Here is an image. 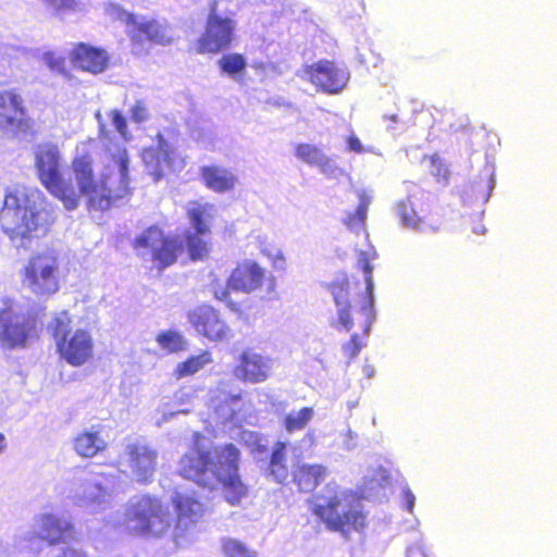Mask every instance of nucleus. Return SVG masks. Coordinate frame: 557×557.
Returning a JSON list of instances; mask_svg holds the SVG:
<instances>
[{"label":"nucleus","mask_w":557,"mask_h":557,"mask_svg":"<svg viewBox=\"0 0 557 557\" xmlns=\"http://www.w3.org/2000/svg\"><path fill=\"white\" fill-rule=\"evenodd\" d=\"M95 119L101 145V178H95L92 160L88 154L74 159L73 172L81 193L88 198L89 207L104 211L129 194V158L117 136L107 128L100 111L95 113Z\"/></svg>","instance_id":"nucleus-1"},{"label":"nucleus","mask_w":557,"mask_h":557,"mask_svg":"<svg viewBox=\"0 0 557 557\" xmlns=\"http://www.w3.org/2000/svg\"><path fill=\"white\" fill-rule=\"evenodd\" d=\"M54 218L44 194L35 188H15L7 193L0 212L1 227L15 248L29 249L44 236Z\"/></svg>","instance_id":"nucleus-2"},{"label":"nucleus","mask_w":557,"mask_h":557,"mask_svg":"<svg viewBox=\"0 0 557 557\" xmlns=\"http://www.w3.org/2000/svg\"><path fill=\"white\" fill-rule=\"evenodd\" d=\"M313 512L327 529L347 536L364 527L366 517L360 497L350 490L327 484L315 497Z\"/></svg>","instance_id":"nucleus-3"},{"label":"nucleus","mask_w":557,"mask_h":557,"mask_svg":"<svg viewBox=\"0 0 557 557\" xmlns=\"http://www.w3.org/2000/svg\"><path fill=\"white\" fill-rule=\"evenodd\" d=\"M119 486V475L94 470L77 472L67 492V498L77 507L89 512L107 509Z\"/></svg>","instance_id":"nucleus-4"},{"label":"nucleus","mask_w":557,"mask_h":557,"mask_svg":"<svg viewBox=\"0 0 557 557\" xmlns=\"http://www.w3.org/2000/svg\"><path fill=\"white\" fill-rule=\"evenodd\" d=\"M60 356L72 366L84 364L91 356L94 342L90 333L83 329L73 331L72 320L66 311L55 314L48 324Z\"/></svg>","instance_id":"nucleus-5"},{"label":"nucleus","mask_w":557,"mask_h":557,"mask_svg":"<svg viewBox=\"0 0 557 557\" xmlns=\"http://www.w3.org/2000/svg\"><path fill=\"white\" fill-rule=\"evenodd\" d=\"M36 336V319L20 304L4 299L0 308V346L9 350L25 348Z\"/></svg>","instance_id":"nucleus-6"},{"label":"nucleus","mask_w":557,"mask_h":557,"mask_svg":"<svg viewBox=\"0 0 557 557\" xmlns=\"http://www.w3.org/2000/svg\"><path fill=\"white\" fill-rule=\"evenodd\" d=\"M127 528L143 535L160 536L172 523V515L157 497L143 495L131 500L126 512Z\"/></svg>","instance_id":"nucleus-7"},{"label":"nucleus","mask_w":557,"mask_h":557,"mask_svg":"<svg viewBox=\"0 0 557 557\" xmlns=\"http://www.w3.org/2000/svg\"><path fill=\"white\" fill-rule=\"evenodd\" d=\"M36 169L42 185L57 198L61 199L67 210L78 206L74 189L66 185L61 174L60 152L51 144L38 146L36 150Z\"/></svg>","instance_id":"nucleus-8"},{"label":"nucleus","mask_w":557,"mask_h":557,"mask_svg":"<svg viewBox=\"0 0 557 557\" xmlns=\"http://www.w3.org/2000/svg\"><path fill=\"white\" fill-rule=\"evenodd\" d=\"M23 284L38 296H50L59 290V261L52 249L33 255L24 267Z\"/></svg>","instance_id":"nucleus-9"},{"label":"nucleus","mask_w":557,"mask_h":557,"mask_svg":"<svg viewBox=\"0 0 557 557\" xmlns=\"http://www.w3.org/2000/svg\"><path fill=\"white\" fill-rule=\"evenodd\" d=\"M184 242L178 238L164 237L162 231L151 226L135 239V249L144 259L159 262L162 268L173 264L178 252L183 251Z\"/></svg>","instance_id":"nucleus-10"},{"label":"nucleus","mask_w":557,"mask_h":557,"mask_svg":"<svg viewBox=\"0 0 557 557\" xmlns=\"http://www.w3.org/2000/svg\"><path fill=\"white\" fill-rule=\"evenodd\" d=\"M157 459L158 451L139 440L127 441L120 455L121 463L127 467L129 476L141 484L152 481Z\"/></svg>","instance_id":"nucleus-11"},{"label":"nucleus","mask_w":557,"mask_h":557,"mask_svg":"<svg viewBox=\"0 0 557 557\" xmlns=\"http://www.w3.org/2000/svg\"><path fill=\"white\" fill-rule=\"evenodd\" d=\"M74 528L70 519L52 512H41L34 517L28 532L25 534V541L36 540L48 543L53 546L66 544L73 539Z\"/></svg>","instance_id":"nucleus-12"},{"label":"nucleus","mask_w":557,"mask_h":557,"mask_svg":"<svg viewBox=\"0 0 557 557\" xmlns=\"http://www.w3.org/2000/svg\"><path fill=\"white\" fill-rule=\"evenodd\" d=\"M187 213L194 228V232H188L185 237L188 253L193 260L203 259L209 251L205 236L210 233L215 208L209 203H193L188 207Z\"/></svg>","instance_id":"nucleus-13"},{"label":"nucleus","mask_w":557,"mask_h":557,"mask_svg":"<svg viewBox=\"0 0 557 557\" xmlns=\"http://www.w3.org/2000/svg\"><path fill=\"white\" fill-rule=\"evenodd\" d=\"M298 75L313 84L318 90L332 95L341 92L350 77L346 67L327 60L304 67Z\"/></svg>","instance_id":"nucleus-14"},{"label":"nucleus","mask_w":557,"mask_h":557,"mask_svg":"<svg viewBox=\"0 0 557 557\" xmlns=\"http://www.w3.org/2000/svg\"><path fill=\"white\" fill-rule=\"evenodd\" d=\"M228 287L246 294L264 290L265 296L270 297L275 289V278L257 262L247 260L233 270L228 277Z\"/></svg>","instance_id":"nucleus-15"},{"label":"nucleus","mask_w":557,"mask_h":557,"mask_svg":"<svg viewBox=\"0 0 557 557\" xmlns=\"http://www.w3.org/2000/svg\"><path fill=\"white\" fill-rule=\"evenodd\" d=\"M236 22L228 17L222 16L216 12V2L214 1L210 8L206 30L199 39V48L201 52H218L227 48L234 36Z\"/></svg>","instance_id":"nucleus-16"},{"label":"nucleus","mask_w":557,"mask_h":557,"mask_svg":"<svg viewBox=\"0 0 557 557\" xmlns=\"http://www.w3.org/2000/svg\"><path fill=\"white\" fill-rule=\"evenodd\" d=\"M110 14L126 23L129 36L135 42H143L144 40L159 45L170 42L166 28L157 21L138 17L117 5H111Z\"/></svg>","instance_id":"nucleus-17"},{"label":"nucleus","mask_w":557,"mask_h":557,"mask_svg":"<svg viewBox=\"0 0 557 557\" xmlns=\"http://www.w3.org/2000/svg\"><path fill=\"white\" fill-rule=\"evenodd\" d=\"M274 363V359L270 356L251 349L245 350L239 357V364L235 368L234 374L245 382L261 383L271 375Z\"/></svg>","instance_id":"nucleus-18"},{"label":"nucleus","mask_w":557,"mask_h":557,"mask_svg":"<svg viewBox=\"0 0 557 557\" xmlns=\"http://www.w3.org/2000/svg\"><path fill=\"white\" fill-rule=\"evenodd\" d=\"M210 467V451L196 448L184 455L180 463V473L198 485L213 488L214 474Z\"/></svg>","instance_id":"nucleus-19"},{"label":"nucleus","mask_w":557,"mask_h":557,"mask_svg":"<svg viewBox=\"0 0 557 557\" xmlns=\"http://www.w3.org/2000/svg\"><path fill=\"white\" fill-rule=\"evenodd\" d=\"M295 157L319 172L329 180H339L346 175L344 169L339 168L335 159L327 156L321 148L312 144H297Z\"/></svg>","instance_id":"nucleus-20"},{"label":"nucleus","mask_w":557,"mask_h":557,"mask_svg":"<svg viewBox=\"0 0 557 557\" xmlns=\"http://www.w3.org/2000/svg\"><path fill=\"white\" fill-rule=\"evenodd\" d=\"M188 319L199 334H202L211 341H223L228 336V326L210 306L197 307L189 312Z\"/></svg>","instance_id":"nucleus-21"},{"label":"nucleus","mask_w":557,"mask_h":557,"mask_svg":"<svg viewBox=\"0 0 557 557\" xmlns=\"http://www.w3.org/2000/svg\"><path fill=\"white\" fill-rule=\"evenodd\" d=\"M172 500L177 513V521L173 530L174 539L177 542L201 519L203 504L191 495L180 493H176Z\"/></svg>","instance_id":"nucleus-22"},{"label":"nucleus","mask_w":557,"mask_h":557,"mask_svg":"<svg viewBox=\"0 0 557 557\" xmlns=\"http://www.w3.org/2000/svg\"><path fill=\"white\" fill-rule=\"evenodd\" d=\"M173 156V146L165 140L163 135L158 134L156 145L144 149L141 159L149 174L153 176L154 181H159L164 171L171 166Z\"/></svg>","instance_id":"nucleus-23"},{"label":"nucleus","mask_w":557,"mask_h":557,"mask_svg":"<svg viewBox=\"0 0 557 557\" xmlns=\"http://www.w3.org/2000/svg\"><path fill=\"white\" fill-rule=\"evenodd\" d=\"M240 453L234 444L218 446L210 453V467L214 474V486L219 484V479H228L238 474Z\"/></svg>","instance_id":"nucleus-24"},{"label":"nucleus","mask_w":557,"mask_h":557,"mask_svg":"<svg viewBox=\"0 0 557 557\" xmlns=\"http://www.w3.org/2000/svg\"><path fill=\"white\" fill-rule=\"evenodd\" d=\"M22 98L13 91L0 92V127L22 129L26 122V113Z\"/></svg>","instance_id":"nucleus-25"},{"label":"nucleus","mask_w":557,"mask_h":557,"mask_svg":"<svg viewBox=\"0 0 557 557\" xmlns=\"http://www.w3.org/2000/svg\"><path fill=\"white\" fill-rule=\"evenodd\" d=\"M72 60L76 67L97 74L106 70L108 54L104 50L79 44L72 52Z\"/></svg>","instance_id":"nucleus-26"},{"label":"nucleus","mask_w":557,"mask_h":557,"mask_svg":"<svg viewBox=\"0 0 557 557\" xmlns=\"http://www.w3.org/2000/svg\"><path fill=\"white\" fill-rule=\"evenodd\" d=\"M329 292L331 293L337 309V321L333 326L336 329L342 327L346 332H349L354 326V321L350 315L348 282H333L329 285Z\"/></svg>","instance_id":"nucleus-27"},{"label":"nucleus","mask_w":557,"mask_h":557,"mask_svg":"<svg viewBox=\"0 0 557 557\" xmlns=\"http://www.w3.org/2000/svg\"><path fill=\"white\" fill-rule=\"evenodd\" d=\"M359 267L362 269L364 273L366 281V292L367 296L364 297L360 313L364 318V333L368 334L370 332L371 325L375 320V309H374V282L372 277L373 268L370 264V259L366 252H361L359 260Z\"/></svg>","instance_id":"nucleus-28"},{"label":"nucleus","mask_w":557,"mask_h":557,"mask_svg":"<svg viewBox=\"0 0 557 557\" xmlns=\"http://www.w3.org/2000/svg\"><path fill=\"white\" fill-rule=\"evenodd\" d=\"M100 433L99 425H92L90 429L78 433L73 442L75 453L84 458H92L98 453L103 451L108 443Z\"/></svg>","instance_id":"nucleus-29"},{"label":"nucleus","mask_w":557,"mask_h":557,"mask_svg":"<svg viewBox=\"0 0 557 557\" xmlns=\"http://www.w3.org/2000/svg\"><path fill=\"white\" fill-rule=\"evenodd\" d=\"M205 185L215 193H226L234 188L237 177L235 174L220 165H207L200 169Z\"/></svg>","instance_id":"nucleus-30"},{"label":"nucleus","mask_w":557,"mask_h":557,"mask_svg":"<svg viewBox=\"0 0 557 557\" xmlns=\"http://www.w3.org/2000/svg\"><path fill=\"white\" fill-rule=\"evenodd\" d=\"M326 468L321 465H301L294 472V480L300 491H313L326 476Z\"/></svg>","instance_id":"nucleus-31"},{"label":"nucleus","mask_w":557,"mask_h":557,"mask_svg":"<svg viewBox=\"0 0 557 557\" xmlns=\"http://www.w3.org/2000/svg\"><path fill=\"white\" fill-rule=\"evenodd\" d=\"M240 405L242 398L239 394H223L214 403V411L222 423L235 422Z\"/></svg>","instance_id":"nucleus-32"},{"label":"nucleus","mask_w":557,"mask_h":557,"mask_svg":"<svg viewBox=\"0 0 557 557\" xmlns=\"http://www.w3.org/2000/svg\"><path fill=\"white\" fill-rule=\"evenodd\" d=\"M287 445L285 443H276L268 469V475L272 476L277 483L284 482L288 476V468L285 459Z\"/></svg>","instance_id":"nucleus-33"},{"label":"nucleus","mask_w":557,"mask_h":557,"mask_svg":"<svg viewBox=\"0 0 557 557\" xmlns=\"http://www.w3.org/2000/svg\"><path fill=\"white\" fill-rule=\"evenodd\" d=\"M223 484L224 497L227 503L238 505L247 495V486L243 483L239 475H233L228 479H219V484Z\"/></svg>","instance_id":"nucleus-34"},{"label":"nucleus","mask_w":557,"mask_h":557,"mask_svg":"<svg viewBox=\"0 0 557 557\" xmlns=\"http://www.w3.org/2000/svg\"><path fill=\"white\" fill-rule=\"evenodd\" d=\"M396 214L404 227L422 231V220L417 215L410 198L399 200L396 203Z\"/></svg>","instance_id":"nucleus-35"},{"label":"nucleus","mask_w":557,"mask_h":557,"mask_svg":"<svg viewBox=\"0 0 557 557\" xmlns=\"http://www.w3.org/2000/svg\"><path fill=\"white\" fill-rule=\"evenodd\" d=\"M218 64L222 71V73L228 75L234 81L238 79V76L245 72L247 62L244 55L239 53H227L224 54L219 61Z\"/></svg>","instance_id":"nucleus-36"},{"label":"nucleus","mask_w":557,"mask_h":557,"mask_svg":"<svg viewBox=\"0 0 557 557\" xmlns=\"http://www.w3.org/2000/svg\"><path fill=\"white\" fill-rule=\"evenodd\" d=\"M211 361L212 359L209 351H203L198 356H191L186 361L180 362L176 366L175 375L177 379H181L195 374Z\"/></svg>","instance_id":"nucleus-37"},{"label":"nucleus","mask_w":557,"mask_h":557,"mask_svg":"<svg viewBox=\"0 0 557 557\" xmlns=\"http://www.w3.org/2000/svg\"><path fill=\"white\" fill-rule=\"evenodd\" d=\"M314 411L312 408L305 407L300 410H293L286 414L284 426L288 433L300 431L312 420Z\"/></svg>","instance_id":"nucleus-38"},{"label":"nucleus","mask_w":557,"mask_h":557,"mask_svg":"<svg viewBox=\"0 0 557 557\" xmlns=\"http://www.w3.org/2000/svg\"><path fill=\"white\" fill-rule=\"evenodd\" d=\"M157 342L161 348L169 352H177L187 348V342L184 336L175 331L160 333L157 336Z\"/></svg>","instance_id":"nucleus-39"},{"label":"nucleus","mask_w":557,"mask_h":557,"mask_svg":"<svg viewBox=\"0 0 557 557\" xmlns=\"http://www.w3.org/2000/svg\"><path fill=\"white\" fill-rule=\"evenodd\" d=\"M239 441L247 446L251 453L262 454L267 450V441L258 432L243 430L239 432Z\"/></svg>","instance_id":"nucleus-40"},{"label":"nucleus","mask_w":557,"mask_h":557,"mask_svg":"<svg viewBox=\"0 0 557 557\" xmlns=\"http://www.w3.org/2000/svg\"><path fill=\"white\" fill-rule=\"evenodd\" d=\"M222 547L226 557H257L253 550H250L244 543L234 539L223 540Z\"/></svg>","instance_id":"nucleus-41"},{"label":"nucleus","mask_w":557,"mask_h":557,"mask_svg":"<svg viewBox=\"0 0 557 557\" xmlns=\"http://www.w3.org/2000/svg\"><path fill=\"white\" fill-rule=\"evenodd\" d=\"M430 172L438 182L448 183L449 171L446 163L438 157L433 156L430 160Z\"/></svg>","instance_id":"nucleus-42"},{"label":"nucleus","mask_w":557,"mask_h":557,"mask_svg":"<svg viewBox=\"0 0 557 557\" xmlns=\"http://www.w3.org/2000/svg\"><path fill=\"white\" fill-rule=\"evenodd\" d=\"M108 117L111 120L113 127L120 134V136L126 139L128 134L127 122L121 111L116 109L110 110L108 112Z\"/></svg>","instance_id":"nucleus-43"},{"label":"nucleus","mask_w":557,"mask_h":557,"mask_svg":"<svg viewBox=\"0 0 557 557\" xmlns=\"http://www.w3.org/2000/svg\"><path fill=\"white\" fill-rule=\"evenodd\" d=\"M366 220H367V214H363L361 216V215H359V209H356V211L354 213H349L347 215V219L345 220V224L347 225V227L350 231H352L355 233H359L360 231L364 230Z\"/></svg>","instance_id":"nucleus-44"},{"label":"nucleus","mask_w":557,"mask_h":557,"mask_svg":"<svg viewBox=\"0 0 557 557\" xmlns=\"http://www.w3.org/2000/svg\"><path fill=\"white\" fill-rule=\"evenodd\" d=\"M356 194L359 198V205L357 209H359V215L368 214V209L370 203L373 200V191L367 188H360L356 190Z\"/></svg>","instance_id":"nucleus-45"},{"label":"nucleus","mask_w":557,"mask_h":557,"mask_svg":"<svg viewBox=\"0 0 557 557\" xmlns=\"http://www.w3.org/2000/svg\"><path fill=\"white\" fill-rule=\"evenodd\" d=\"M131 119L135 123H141L149 119V112L143 101H137L131 109Z\"/></svg>","instance_id":"nucleus-46"},{"label":"nucleus","mask_w":557,"mask_h":557,"mask_svg":"<svg viewBox=\"0 0 557 557\" xmlns=\"http://www.w3.org/2000/svg\"><path fill=\"white\" fill-rule=\"evenodd\" d=\"M230 289H232V288L228 287V284L225 287H223V286L215 287L214 296L216 299L225 302L226 306L230 307L232 311H238L239 310L238 305L236 302H234L230 297Z\"/></svg>","instance_id":"nucleus-47"},{"label":"nucleus","mask_w":557,"mask_h":557,"mask_svg":"<svg viewBox=\"0 0 557 557\" xmlns=\"http://www.w3.org/2000/svg\"><path fill=\"white\" fill-rule=\"evenodd\" d=\"M389 475L386 469L379 467L373 478L368 482L370 485L368 488L374 491L376 487H382L388 480Z\"/></svg>","instance_id":"nucleus-48"},{"label":"nucleus","mask_w":557,"mask_h":557,"mask_svg":"<svg viewBox=\"0 0 557 557\" xmlns=\"http://www.w3.org/2000/svg\"><path fill=\"white\" fill-rule=\"evenodd\" d=\"M358 338L359 336L354 334L351 335L350 341L343 346L344 354L349 358H355L361 349Z\"/></svg>","instance_id":"nucleus-49"},{"label":"nucleus","mask_w":557,"mask_h":557,"mask_svg":"<svg viewBox=\"0 0 557 557\" xmlns=\"http://www.w3.org/2000/svg\"><path fill=\"white\" fill-rule=\"evenodd\" d=\"M403 494V506L410 512H413L416 505V496L408 485H405L401 490Z\"/></svg>","instance_id":"nucleus-50"},{"label":"nucleus","mask_w":557,"mask_h":557,"mask_svg":"<svg viewBox=\"0 0 557 557\" xmlns=\"http://www.w3.org/2000/svg\"><path fill=\"white\" fill-rule=\"evenodd\" d=\"M54 557H87L86 553L72 546H66L58 549Z\"/></svg>","instance_id":"nucleus-51"},{"label":"nucleus","mask_w":557,"mask_h":557,"mask_svg":"<svg viewBox=\"0 0 557 557\" xmlns=\"http://www.w3.org/2000/svg\"><path fill=\"white\" fill-rule=\"evenodd\" d=\"M160 412L162 416H161V419L158 420V425H161L162 423L168 422L170 419H172L176 414H181V413L186 414L189 411L187 409H180L176 411H172V410H168L166 406H162L160 408Z\"/></svg>","instance_id":"nucleus-52"},{"label":"nucleus","mask_w":557,"mask_h":557,"mask_svg":"<svg viewBox=\"0 0 557 557\" xmlns=\"http://www.w3.org/2000/svg\"><path fill=\"white\" fill-rule=\"evenodd\" d=\"M49 7L55 10H66L73 9L75 5V0H44Z\"/></svg>","instance_id":"nucleus-53"},{"label":"nucleus","mask_w":557,"mask_h":557,"mask_svg":"<svg viewBox=\"0 0 557 557\" xmlns=\"http://www.w3.org/2000/svg\"><path fill=\"white\" fill-rule=\"evenodd\" d=\"M44 61L52 70H59L63 63L61 58L55 57L52 52H46L44 54Z\"/></svg>","instance_id":"nucleus-54"},{"label":"nucleus","mask_w":557,"mask_h":557,"mask_svg":"<svg viewBox=\"0 0 557 557\" xmlns=\"http://www.w3.org/2000/svg\"><path fill=\"white\" fill-rule=\"evenodd\" d=\"M347 146L350 151L358 152V153L363 151V146H362L361 141L355 135L348 137Z\"/></svg>","instance_id":"nucleus-55"},{"label":"nucleus","mask_w":557,"mask_h":557,"mask_svg":"<svg viewBox=\"0 0 557 557\" xmlns=\"http://www.w3.org/2000/svg\"><path fill=\"white\" fill-rule=\"evenodd\" d=\"M261 251H262V253L268 256L270 259H273L274 263H276L277 259L283 260V253L280 249H276V248L269 249L267 247H262Z\"/></svg>","instance_id":"nucleus-56"},{"label":"nucleus","mask_w":557,"mask_h":557,"mask_svg":"<svg viewBox=\"0 0 557 557\" xmlns=\"http://www.w3.org/2000/svg\"><path fill=\"white\" fill-rule=\"evenodd\" d=\"M487 187H488V193H487L486 197L484 198V202H486L488 200V198L491 197L492 190L495 187V175H494L493 172H491L488 174V185H487Z\"/></svg>","instance_id":"nucleus-57"},{"label":"nucleus","mask_w":557,"mask_h":557,"mask_svg":"<svg viewBox=\"0 0 557 557\" xmlns=\"http://www.w3.org/2000/svg\"><path fill=\"white\" fill-rule=\"evenodd\" d=\"M416 553L420 554L421 557H425L423 550L420 547H409L407 549V557H413Z\"/></svg>","instance_id":"nucleus-58"},{"label":"nucleus","mask_w":557,"mask_h":557,"mask_svg":"<svg viewBox=\"0 0 557 557\" xmlns=\"http://www.w3.org/2000/svg\"><path fill=\"white\" fill-rule=\"evenodd\" d=\"M313 441H314L313 434L308 433L305 435V437L302 440V444L306 445L307 447H311L313 445Z\"/></svg>","instance_id":"nucleus-59"},{"label":"nucleus","mask_w":557,"mask_h":557,"mask_svg":"<svg viewBox=\"0 0 557 557\" xmlns=\"http://www.w3.org/2000/svg\"><path fill=\"white\" fill-rule=\"evenodd\" d=\"M8 446L7 437L4 434L0 433V454H2Z\"/></svg>","instance_id":"nucleus-60"},{"label":"nucleus","mask_w":557,"mask_h":557,"mask_svg":"<svg viewBox=\"0 0 557 557\" xmlns=\"http://www.w3.org/2000/svg\"><path fill=\"white\" fill-rule=\"evenodd\" d=\"M393 122H397V115L393 114L388 117Z\"/></svg>","instance_id":"nucleus-61"},{"label":"nucleus","mask_w":557,"mask_h":557,"mask_svg":"<svg viewBox=\"0 0 557 557\" xmlns=\"http://www.w3.org/2000/svg\"><path fill=\"white\" fill-rule=\"evenodd\" d=\"M485 228L482 227V228H479V232H481L482 234L484 233Z\"/></svg>","instance_id":"nucleus-62"},{"label":"nucleus","mask_w":557,"mask_h":557,"mask_svg":"<svg viewBox=\"0 0 557 557\" xmlns=\"http://www.w3.org/2000/svg\"><path fill=\"white\" fill-rule=\"evenodd\" d=\"M485 228L482 227V228H479V232H481L482 234L484 233Z\"/></svg>","instance_id":"nucleus-63"}]
</instances>
